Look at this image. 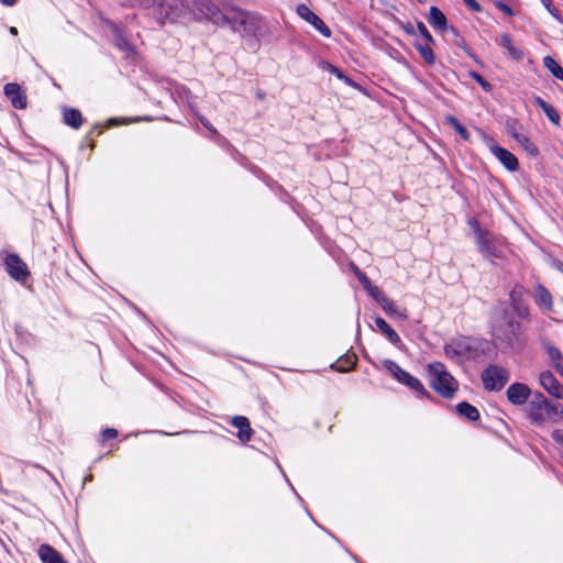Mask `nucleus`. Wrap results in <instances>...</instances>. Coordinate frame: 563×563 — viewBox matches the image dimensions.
<instances>
[{"instance_id":"nucleus-1","label":"nucleus","mask_w":563,"mask_h":563,"mask_svg":"<svg viewBox=\"0 0 563 563\" xmlns=\"http://www.w3.org/2000/svg\"><path fill=\"white\" fill-rule=\"evenodd\" d=\"M225 24L234 32L256 38H263L268 34V26L260 14L235 5L227 8Z\"/></svg>"},{"instance_id":"nucleus-2","label":"nucleus","mask_w":563,"mask_h":563,"mask_svg":"<svg viewBox=\"0 0 563 563\" xmlns=\"http://www.w3.org/2000/svg\"><path fill=\"white\" fill-rule=\"evenodd\" d=\"M431 388L443 398H452L459 389L457 380L448 372L444 364L432 362L426 366Z\"/></svg>"},{"instance_id":"nucleus-3","label":"nucleus","mask_w":563,"mask_h":563,"mask_svg":"<svg viewBox=\"0 0 563 563\" xmlns=\"http://www.w3.org/2000/svg\"><path fill=\"white\" fill-rule=\"evenodd\" d=\"M383 365L398 383L407 386L420 397H430L429 391L424 388L422 383L417 377H413L407 371L402 369L396 362L385 360Z\"/></svg>"},{"instance_id":"nucleus-4","label":"nucleus","mask_w":563,"mask_h":563,"mask_svg":"<svg viewBox=\"0 0 563 563\" xmlns=\"http://www.w3.org/2000/svg\"><path fill=\"white\" fill-rule=\"evenodd\" d=\"M483 386L489 391L501 390L510 378L509 371L499 365H488L481 375Z\"/></svg>"},{"instance_id":"nucleus-5","label":"nucleus","mask_w":563,"mask_h":563,"mask_svg":"<svg viewBox=\"0 0 563 563\" xmlns=\"http://www.w3.org/2000/svg\"><path fill=\"white\" fill-rule=\"evenodd\" d=\"M472 224L475 229L478 251L483 256L489 260L500 257L501 250L499 247V241L490 232L482 230L477 221H473Z\"/></svg>"},{"instance_id":"nucleus-6","label":"nucleus","mask_w":563,"mask_h":563,"mask_svg":"<svg viewBox=\"0 0 563 563\" xmlns=\"http://www.w3.org/2000/svg\"><path fill=\"white\" fill-rule=\"evenodd\" d=\"M493 335L496 340L512 346L522 335L521 324L512 318L506 319L494 325Z\"/></svg>"},{"instance_id":"nucleus-7","label":"nucleus","mask_w":563,"mask_h":563,"mask_svg":"<svg viewBox=\"0 0 563 563\" xmlns=\"http://www.w3.org/2000/svg\"><path fill=\"white\" fill-rule=\"evenodd\" d=\"M482 139L490 153L503 164V166L509 172H516L519 167L517 157L508 150L501 147L497 142L489 135L483 133Z\"/></svg>"},{"instance_id":"nucleus-8","label":"nucleus","mask_w":563,"mask_h":563,"mask_svg":"<svg viewBox=\"0 0 563 563\" xmlns=\"http://www.w3.org/2000/svg\"><path fill=\"white\" fill-rule=\"evenodd\" d=\"M230 5L225 4L222 9H219L210 0H199L196 2L197 11L207 20L214 24H223L227 21V8Z\"/></svg>"},{"instance_id":"nucleus-9","label":"nucleus","mask_w":563,"mask_h":563,"mask_svg":"<svg viewBox=\"0 0 563 563\" xmlns=\"http://www.w3.org/2000/svg\"><path fill=\"white\" fill-rule=\"evenodd\" d=\"M4 266L9 276L19 283H24L30 275L26 264L18 254H7L4 257Z\"/></svg>"},{"instance_id":"nucleus-10","label":"nucleus","mask_w":563,"mask_h":563,"mask_svg":"<svg viewBox=\"0 0 563 563\" xmlns=\"http://www.w3.org/2000/svg\"><path fill=\"white\" fill-rule=\"evenodd\" d=\"M547 398L538 393L528 404V417L536 427H541L545 422Z\"/></svg>"},{"instance_id":"nucleus-11","label":"nucleus","mask_w":563,"mask_h":563,"mask_svg":"<svg viewBox=\"0 0 563 563\" xmlns=\"http://www.w3.org/2000/svg\"><path fill=\"white\" fill-rule=\"evenodd\" d=\"M109 30L112 32L114 45L125 54L126 57L135 54L134 46L130 43L123 30L113 22H107Z\"/></svg>"},{"instance_id":"nucleus-12","label":"nucleus","mask_w":563,"mask_h":563,"mask_svg":"<svg viewBox=\"0 0 563 563\" xmlns=\"http://www.w3.org/2000/svg\"><path fill=\"white\" fill-rule=\"evenodd\" d=\"M297 13L298 15L313 25L316 30H318L323 36L330 37L331 31L330 29L324 24V22L314 13L312 12L306 4H299L297 7Z\"/></svg>"},{"instance_id":"nucleus-13","label":"nucleus","mask_w":563,"mask_h":563,"mask_svg":"<svg viewBox=\"0 0 563 563\" xmlns=\"http://www.w3.org/2000/svg\"><path fill=\"white\" fill-rule=\"evenodd\" d=\"M472 341L467 339L453 341L444 346L446 356L454 358H470L473 357L471 353Z\"/></svg>"},{"instance_id":"nucleus-14","label":"nucleus","mask_w":563,"mask_h":563,"mask_svg":"<svg viewBox=\"0 0 563 563\" xmlns=\"http://www.w3.org/2000/svg\"><path fill=\"white\" fill-rule=\"evenodd\" d=\"M507 399L514 406H522L531 395V389L523 383H514L507 389Z\"/></svg>"},{"instance_id":"nucleus-15","label":"nucleus","mask_w":563,"mask_h":563,"mask_svg":"<svg viewBox=\"0 0 563 563\" xmlns=\"http://www.w3.org/2000/svg\"><path fill=\"white\" fill-rule=\"evenodd\" d=\"M541 345L548 355L551 366L563 377L562 352L549 339H541Z\"/></svg>"},{"instance_id":"nucleus-16","label":"nucleus","mask_w":563,"mask_h":563,"mask_svg":"<svg viewBox=\"0 0 563 563\" xmlns=\"http://www.w3.org/2000/svg\"><path fill=\"white\" fill-rule=\"evenodd\" d=\"M540 385L553 397L563 399V386L558 382L552 372L544 371L539 376Z\"/></svg>"},{"instance_id":"nucleus-17","label":"nucleus","mask_w":563,"mask_h":563,"mask_svg":"<svg viewBox=\"0 0 563 563\" xmlns=\"http://www.w3.org/2000/svg\"><path fill=\"white\" fill-rule=\"evenodd\" d=\"M4 95L10 100L11 104L15 109L26 108V95L21 89L20 85L15 82H9L4 86Z\"/></svg>"},{"instance_id":"nucleus-18","label":"nucleus","mask_w":563,"mask_h":563,"mask_svg":"<svg viewBox=\"0 0 563 563\" xmlns=\"http://www.w3.org/2000/svg\"><path fill=\"white\" fill-rule=\"evenodd\" d=\"M161 13L167 19L179 16L186 9L184 0H157Z\"/></svg>"},{"instance_id":"nucleus-19","label":"nucleus","mask_w":563,"mask_h":563,"mask_svg":"<svg viewBox=\"0 0 563 563\" xmlns=\"http://www.w3.org/2000/svg\"><path fill=\"white\" fill-rule=\"evenodd\" d=\"M533 300L543 312L553 310V298L550 291L541 284L534 287Z\"/></svg>"},{"instance_id":"nucleus-20","label":"nucleus","mask_w":563,"mask_h":563,"mask_svg":"<svg viewBox=\"0 0 563 563\" xmlns=\"http://www.w3.org/2000/svg\"><path fill=\"white\" fill-rule=\"evenodd\" d=\"M521 295H522V288L519 286H516L511 290L510 296H509L510 305H511L512 309L515 310V312L518 314V317L528 318L529 317V308L525 302H522Z\"/></svg>"},{"instance_id":"nucleus-21","label":"nucleus","mask_w":563,"mask_h":563,"mask_svg":"<svg viewBox=\"0 0 563 563\" xmlns=\"http://www.w3.org/2000/svg\"><path fill=\"white\" fill-rule=\"evenodd\" d=\"M231 424L239 430L238 438L242 442H247L251 440L253 430H252V428L250 426V421L246 417L235 416L232 418Z\"/></svg>"},{"instance_id":"nucleus-22","label":"nucleus","mask_w":563,"mask_h":563,"mask_svg":"<svg viewBox=\"0 0 563 563\" xmlns=\"http://www.w3.org/2000/svg\"><path fill=\"white\" fill-rule=\"evenodd\" d=\"M375 324L386 339L396 346L401 344V339L398 333L382 318H375Z\"/></svg>"},{"instance_id":"nucleus-23","label":"nucleus","mask_w":563,"mask_h":563,"mask_svg":"<svg viewBox=\"0 0 563 563\" xmlns=\"http://www.w3.org/2000/svg\"><path fill=\"white\" fill-rule=\"evenodd\" d=\"M511 136L515 141L527 152L529 155L536 157L539 155V150L527 134L521 131H511Z\"/></svg>"},{"instance_id":"nucleus-24","label":"nucleus","mask_w":563,"mask_h":563,"mask_svg":"<svg viewBox=\"0 0 563 563\" xmlns=\"http://www.w3.org/2000/svg\"><path fill=\"white\" fill-rule=\"evenodd\" d=\"M42 563H66L62 554L48 544H42L38 549Z\"/></svg>"},{"instance_id":"nucleus-25","label":"nucleus","mask_w":563,"mask_h":563,"mask_svg":"<svg viewBox=\"0 0 563 563\" xmlns=\"http://www.w3.org/2000/svg\"><path fill=\"white\" fill-rule=\"evenodd\" d=\"M534 104H537L547 115V118L556 126L561 124V117L559 112L541 97L534 98Z\"/></svg>"},{"instance_id":"nucleus-26","label":"nucleus","mask_w":563,"mask_h":563,"mask_svg":"<svg viewBox=\"0 0 563 563\" xmlns=\"http://www.w3.org/2000/svg\"><path fill=\"white\" fill-rule=\"evenodd\" d=\"M428 22L432 27L438 29L440 31H444L446 29V18L443 14V12L437 7L430 8Z\"/></svg>"},{"instance_id":"nucleus-27","label":"nucleus","mask_w":563,"mask_h":563,"mask_svg":"<svg viewBox=\"0 0 563 563\" xmlns=\"http://www.w3.org/2000/svg\"><path fill=\"white\" fill-rule=\"evenodd\" d=\"M497 43L505 48L514 59L519 60L522 58V51L515 46L508 34H501L497 40Z\"/></svg>"},{"instance_id":"nucleus-28","label":"nucleus","mask_w":563,"mask_h":563,"mask_svg":"<svg viewBox=\"0 0 563 563\" xmlns=\"http://www.w3.org/2000/svg\"><path fill=\"white\" fill-rule=\"evenodd\" d=\"M63 118L65 124L73 129H79L84 121L80 111L74 108H64Z\"/></svg>"},{"instance_id":"nucleus-29","label":"nucleus","mask_w":563,"mask_h":563,"mask_svg":"<svg viewBox=\"0 0 563 563\" xmlns=\"http://www.w3.org/2000/svg\"><path fill=\"white\" fill-rule=\"evenodd\" d=\"M380 307L390 317H394V318H397L400 320H406L408 318L406 309H400L394 301H391L388 298L383 300V302L380 303Z\"/></svg>"},{"instance_id":"nucleus-30","label":"nucleus","mask_w":563,"mask_h":563,"mask_svg":"<svg viewBox=\"0 0 563 563\" xmlns=\"http://www.w3.org/2000/svg\"><path fill=\"white\" fill-rule=\"evenodd\" d=\"M456 412L460 417L468 421H476L479 418L477 408L466 401L460 402L456 406Z\"/></svg>"},{"instance_id":"nucleus-31","label":"nucleus","mask_w":563,"mask_h":563,"mask_svg":"<svg viewBox=\"0 0 563 563\" xmlns=\"http://www.w3.org/2000/svg\"><path fill=\"white\" fill-rule=\"evenodd\" d=\"M431 44L432 43H428L426 41L417 42L415 44L416 49L429 66H432L435 63V55L431 48Z\"/></svg>"},{"instance_id":"nucleus-32","label":"nucleus","mask_w":563,"mask_h":563,"mask_svg":"<svg viewBox=\"0 0 563 563\" xmlns=\"http://www.w3.org/2000/svg\"><path fill=\"white\" fill-rule=\"evenodd\" d=\"M563 417V407L560 404H551L547 399L545 422H558Z\"/></svg>"},{"instance_id":"nucleus-33","label":"nucleus","mask_w":563,"mask_h":563,"mask_svg":"<svg viewBox=\"0 0 563 563\" xmlns=\"http://www.w3.org/2000/svg\"><path fill=\"white\" fill-rule=\"evenodd\" d=\"M357 357L355 354H345L338 360L335 368L339 372H349L356 364Z\"/></svg>"},{"instance_id":"nucleus-34","label":"nucleus","mask_w":563,"mask_h":563,"mask_svg":"<svg viewBox=\"0 0 563 563\" xmlns=\"http://www.w3.org/2000/svg\"><path fill=\"white\" fill-rule=\"evenodd\" d=\"M543 65L555 78L563 81V68L556 63L554 58L551 56H545L543 58Z\"/></svg>"},{"instance_id":"nucleus-35","label":"nucleus","mask_w":563,"mask_h":563,"mask_svg":"<svg viewBox=\"0 0 563 563\" xmlns=\"http://www.w3.org/2000/svg\"><path fill=\"white\" fill-rule=\"evenodd\" d=\"M445 121L456 131V133H459V135L464 140V141H468L470 140V133L468 131L466 130V128L464 125H462L459 120L453 117V115H448L445 118Z\"/></svg>"},{"instance_id":"nucleus-36","label":"nucleus","mask_w":563,"mask_h":563,"mask_svg":"<svg viewBox=\"0 0 563 563\" xmlns=\"http://www.w3.org/2000/svg\"><path fill=\"white\" fill-rule=\"evenodd\" d=\"M322 68L324 70H328L329 73L335 75L338 78L344 80L345 82L351 84V80L347 77H345L343 75V73L334 65L325 62V63H323Z\"/></svg>"},{"instance_id":"nucleus-37","label":"nucleus","mask_w":563,"mask_h":563,"mask_svg":"<svg viewBox=\"0 0 563 563\" xmlns=\"http://www.w3.org/2000/svg\"><path fill=\"white\" fill-rule=\"evenodd\" d=\"M366 291L368 292V295L374 298L379 305L383 302V300H385L387 297H385L382 292V290L376 287V286H371L369 288L366 289Z\"/></svg>"},{"instance_id":"nucleus-38","label":"nucleus","mask_w":563,"mask_h":563,"mask_svg":"<svg viewBox=\"0 0 563 563\" xmlns=\"http://www.w3.org/2000/svg\"><path fill=\"white\" fill-rule=\"evenodd\" d=\"M418 32L422 36L423 41L428 43H433V37L428 31L427 26L422 22H418L417 24Z\"/></svg>"},{"instance_id":"nucleus-39","label":"nucleus","mask_w":563,"mask_h":563,"mask_svg":"<svg viewBox=\"0 0 563 563\" xmlns=\"http://www.w3.org/2000/svg\"><path fill=\"white\" fill-rule=\"evenodd\" d=\"M355 274H356V277L358 278L360 283L363 285V287L365 289H367L372 286L371 280L363 272H361L360 269L356 268Z\"/></svg>"},{"instance_id":"nucleus-40","label":"nucleus","mask_w":563,"mask_h":563,"mask_svg":"<svg viewBox=\"0 0 563 563\" xmlns=\"http://www.w3.org/2000/svg\"><path fill=\"white\" fill-rule=\"evenodd\" d=\"M472 77L482 86V88L485 91H489L492 89L490 84L487 80H485L481 75L473 73Z\"/></svg>"},{"instance_id":"nucleus-41","label":"nucleus","mask_w":563,"mask_h":563,"mask_svg":"<svg viewBox=\"0 0 563 563\" xmlns=\"http://www.w3.org/2000/svg\"><path fill=\"white\" fill-rule=\"evenodd\" d=\"M132 5L141 7V8H151L156 3L157 0H130Z\"/></svg>"},{"instance_id":"nucleus-42","label":"nucleus","mask_w":563,"mask_h":563,"mask_svg":"<svg viewBox=\"0 0 563 563\" xmlns=\"http://www.w3.org/2000/svg\"><path fill=\"white\" fill-rule=\"evenodd\" d=\"M547 10L555 18L560 19L558 9L552 4V0H541Z\"/></svg>"},{"instance_id":"nucleus-43","label":"nucleus","mask_w":563,"mask_h":563,"mask_svg":"<svg viewBox=\"0 0 563 563\" xmlns=\"http://www.w3.org/2000/svg\"><path fill=\"white\" fill-rule=\"evenodd\" d=\"M496 7H497L501 12H504L506 15L511 16V15H514V14H515V13H514V10H512L508 4H506L505 2L499 1V2H497V3H496Z\"/></svg>"},{"instance_id":"nucleus-44","label":"nucleus","mask_w":563,"mask_h":563,"mask_svg":"<svg viewBox=\"0 0 563 563\" xmlns=\"http://www.w3.org/2000/svg\"><path fill=\"white\" fill-rule=\"evenodd\" d=\"M118 435V431L113 428H107L102 432V438L104 441L114 439Z\"/></svg>"},{"instance_id":"nucleus-45","label":"nucleus","mask_w":563,"mask_h":563,"mask_svg":"<svg viewBox=\"0 0 563 563\" xmlns=\"http://www.w3.org/2000/svg\"><path fill=\"white\" fill-rule=\"evenodd\" d=\"M463 3L474 12L481 11V5L476 0H462Z\"/></svg>"},{"instance_id":"nucleus-46","label":"nucleus","mask_w":563,"mask_h":563,"mask_svg":"<svg viewBox=\"0 0 563 563\" xmlns=\"http://www.w3.org/2000/svg\"><path fill=\"white\" fill-rule=\"evenodd\" d=\"M552 438L556 443L563 445V430H561V429L553 430Z\"/></svg>"},{"instance_id":"nucleus-47","label":"nucleus","mask_w":563,"mask_h":563,"mask_svg":"<svg viewBox=\"0 0 563 563\" xmlns=\"http://www.w3.org/2000/svg\"><path fill=\"white\" fill-rule=\"evenodd\" d=\"M518 125V122L516 120H511L507 123V129H508V132L511 134V131H519V129L517 128Z\"/></svg>"},{"instance_id":"nucleus-48","label":"nucleus","mask_w":563,"mask_h":563,"mask_svg":"<svg viewBox=\"0 0 563 563\" xmlns=\"http://www.w3.org/2000/svg\"><path fill=\"white\" fill-rule=\"evenodd\" d=\"M200 122L202 123V125L205 128H207L208 130H210L212 133H217V131L213 129V126L210 124V122L208 120H206L205 118H200Z\"/></svg>"},{"instance_id":"nucleus-49","label":"nucleus","mask_w":563,"mask_h":563,"mask_svg":"<svg viewBox=\"0 0 563 563\" xmlns=\"http://www.w3.org/2000/svg\"><path fill=\"white\" fill-rule=\"evenodd\" d=\"M0 2L3 5L11 7V5H13L16 2V0H0Z\"/></svg>"},{"instance_id":"nucleus-50","label":"nucleus","mask_w":563,"mask_h":563,"mask_svg":"<svg viewBox=\"0 0 563 563\" xmlns=\"http://www.w3.org/2000/svg\"><path fill=\"white\" fill-rule=\"evenodd\" d=\"M405 30H406V32H407L408 34H413V33H415V32H413V27H412V26H406V27H405Z\"/></svg>"},{"instance_id":"nucleus-51","label":"nucleus","mask_w":563,"mask_h":563,"mask_svg":"<svg viewBox=\"0 0 563 563\" xmlns=\"http://www.w3.org/2000/svg\"><path fill=\"white\" fill-rule=\"evenodd\" d=\"M117 123H118L117 119H110L108 122V125L111 126V125H115Z\"/></svg>"},{"instance_id":"nucleus-52","label":"nucleus","mask_w":563,"mask_h":563,"mask_svg":"<svg viewBox=\"0 0 563 563\" xmlns=\"http://www.w3.org/2000/svg\"><path fill=\"white\" fill-rule=\"evenodd\" d=\"M10 33H11L12 35H16V34H18V30H16V27H14V26L10 27Z\"/></svg>"},{"instance_id":"nucleus-53","label":"nucleus","mask_w":563,"mask_h":563,"mask_svg":"<svg viewBox=\"0 0 563 563\" xmlns=\"http://www.w3.org/2000/svg\"><path fill=\"white\" fill-rule=\"evenodd\" d=\"M418 1L421 2V3L424 2V0H418Z\"/></svg>"}]
</instances>
